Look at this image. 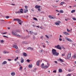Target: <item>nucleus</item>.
Returning <instances> with one entry per match:
<instances>
[{"label":"nucleus","instance_id":"obj_1","mask_svg":"<svg viewBox=\"0 0 76 76\" xmlns=\"http://www.w3.org/2000/svg\"><path fill=\"white\" fill-rule=\"evenodd\" d=\"M52 53L53 54V55H55V56H58V55H59V53H57L56 50L55 49H52Z\"/></svg>","mask_w":76,"mask_h":76},{"label":"nucleus","instance_id":"obj_2","mask_svg":"<svg viewBox=\"0 0 76 76\" xmlns=\"http://www.w3.org/2000/svg\"><path fill=\"white\" fill-rule=\"evenodd\" d=\"M13 20L14 21H15L16 20L17 21H18L19 23L20 24V25H22V23H23V22L21 21V20L20 19H14Z\"/></svg>","mask_w":76,"mask_h":76},{"label":"nucleus","instance_id":"obj_3","mask_svg":"<svg viewBox=\"0 0 76 76\" xmlns=\"http://www.w3.org/2000/svg\"><path fill=\"white\" fill-rule=\"evenodd\" d=\"M12 34L14 35H15V36H18V37H20V35L19 34L17 35V33L15 32V31H13L12 32Z\"/></svg>","mask_w":76,"mask_h":76},{"label":"nucleus","instance_id":"obj_4","mask_svg":"<svg viewBox=\"0 0 76 76\" xmlns=\"http://www.w3.org/2000/svg\"><path fill=\"white\" fill-rule=\"evenodd\" d=\"M48 17L51 19H56V17L54 16L53 15H49Z\"/></svg>","mask_w":76,"mask_h":76},{"label":"nucleus","instance_id":"obj_5","mask_svg":"<svg viewBox=\"0 0 76 76\" xmlns=\"http://www.w3.org/2000/svg\"><path fill=\"white\" fill-rule=\"evenodd\" d=\"M60 23H61V21L58 20L56 21L55 23V24L56 25H57L58 26V25H60Z\"/></svg>","mask_w":76,"mask_h":76},{"label":"nucleus","instance_id":"obj_6","mask_svg":"<svg viewBox=\"0 0 76 76\" xmlns=\"http://www.w3.org/2000/svg\"><path fill=\"white\" fill-rule=\"evenodd\" d=\"M65 39H66V40H67L68 41L71 42H73V41H72V40L68 38L67 37H65Z\"/></svg>","mask_w":76,"mask_h":76},{"label":"nucleus","instance_id":"obj_7","mask_svg":"<svg viewBox=\"0 0 76 76\" xmlns=\"http://www.w3.org/2000/svg\"><path fill=\"white\" fill-rule=\"evenodd\" d=\"M55 48H58V49H59V50H61V47H60V45H59L55 46Z\"/></svg>","mask_w":76,"mask_h":76},{"label":"nucleus","instance_id":"obj_8","mask_svg":"<svg viewBox=\"0 0 76 76\" xmlns=\"http://www.w3.org/2000/svg\"><path fill=\"white\" fill-rule=\"evenodd\" d=\"M71 53L69 52L68 54V55L67 58L68 59H69V58H70L71 57Z\"/></svg>","mask_w":76,"mask_h":76},{"label":"nucleus","instance_id":"obj_9","mask_svg":"<svg viewBox=\"0 0 76 76\" xmlns=\"http://www.w3.org/2000/svg\"><path fill=\"white\" fill-rule=\"evenodd\" d=\"M15 75H16V73L14 72H12L11 73V76H14Z\"/></svg>","mask_w":76,"mask_h":76},{"label":"nucleus","instance_id":"obj_10","mask_svg":"<svg viewBox=\"0 0 76 76\" xmlns=\"http://www.w3.org/2000/svg\"><path fill=\"white\" fill-rule=\"evenodd\" d=\"M24 62V59L23 58L21 57V63H23Z\"/></svg>","mask_w":76,"mask_h":76},{"label":"nucleus","instance_id":"obj_11","mask_svg":"<svg viewBox=\"0 0 76 76\" xmlns=\"http://www.w3.org/2000/svg\"><path fill=\"white\" fill-rule=\"evenodd\" d=\"M63 34H64V35H70V34L69 33H67L66 32H63Z\"/></svg>","mask_w":76,"mask_h":76},{"label":"nucleus","instance_id":"obj_12","mask_svg":"<svg viewBox=\"0 0 76 76\" xmlns=\"http://www.w3.org/2000/svg\"><path fill=\"white\" fill-rule=\"evenodd\" d=\"M28 67L30 68H32V64H30L28 65Z\"/></svg>","mask_w":76,"mask_h":76},{"label":"nucleus","instance_id":"obj_13","mask_svg":"<svg viewBox=\"0 0 76 76\" xmlns=\"http://www.w3.org/2000/svg\"><path fill=\"white\" fill-rule=\"evenodd\" d=\"M36 64L38 66H39V61H37Z\"/></svg>","mask_w":76,"mask_h":76},{"label":"nucleus","instance_id":"obj_14","mask_svg":"<svg viewBox=\"0 0 76 76\" xmlns=\"http://www.w3.org/2000/svg\"><path fill=\"white\" fill-rule=\"evenodd\" d=\"M40 7L39 6L37 5L35 6V8L36 9H39L40 8Z\"/></svg>","mask_w":76,"mask_h":76},{"label":"nucleus","instance_id":"obj_15","mask_svg":"<svg viewBox=\"0 0 76 76\" xmlns=\"http://www.w3.org/2000/svg\"><path fill=\"white\" fill-rule=\"evenodd\" d=\"M28 50H34V49L32 48L28 47L27 48Z\"/></svg>","mask_w":76,"mask_h":76},{"label":"nucleus","instance_id":"obj_16","mask_svg":"<svg viewBox=\"0 0 76 76\" xmlns=\"http://www.w3.org/2000/svg\"><path fill=\"white\" fill-rule=\"evenodd\" d=\"M7 64V61H4L2 63V64Z\"/></svg>","mask_w":76,"mask_h":76},{"label":"nucleus","instance_id":"obj_17","mask_svg":"<svg viewBox=\"0 0 76 76\" xmlns=\"http://www.w3.org/2000/svg\"><path fill=\"white\" fill-rule=\"evenodd\" d=\"M3 53H4V54H8V53H9V52L8 51H4L3 52Z\"/></svg>","mask_w":76,"mask_h":76},{"label":"nucleus","instance_id":"obj_18","mask_svg":"<svg viewBox=\"0 0 76 76\" xmlns=\"http://www.w3.org/2000/svg\"><path fill=\"white\" fill-rule=\"evenodd\" d=\"M13 47H14V48H16V49H18V46L16 45L13 46Z\"/></svg>","mask_w":76,"mask_h":76},{"label":"nucleus","instance_id":"obj_19","mask_svg":"<svg viewBox=\"0 0 76 76\" xmlns=\"http://www.w3.org/2000/svg\"><path fill=\"white\" fill-rule=\"evenodd\" d=\"M23 9L22 8H21L20 9V13H23Z\"/></svg>","mask_w":76,"mask_h":76},{"label":"nucleus","instance_id":"obj_20","mask_svg":"<svg viewBox=\"0 0 76 76\" xmlns=\"http://www.w3.org/2000/svg\"><path fill=\"white\" fill-rule=\"evenodd\" d=\"M48 66H44V67H43V68L42 69H47V68H48Z\"/></svg>","mask_w":76,"mask_h":76},{"label":"nucleus","instance_id":"obj_21","mask_svg":"<svg viewBox=\"0 0 76 76\" xmlns=\"http://www.w3.org/2000/svg\"><path fill=\"white\" fill-rule=\"evenodd\" d=\"M44 63H43L41 65V68H42V69H43V68L44 67Z\"/></svg>","mask_w":76,"mask_h":76},{"label":"nucleus","instance_id":"obj_22","mask_svg":"<svg viewBox=\"0 0 76 76\" xmlns=\"http://www.w3.org/2000/svg\"><path fill=\"white\" fill-rule=\"evenodd\" d=\"M58 60L61 61V62H63V60L61 58H59Z\"/></svg>","mask_w":76,"mask_h":76},{"label":"nucleus","instance_id":"obj_23","mask_svg":"<svg viewBox=\"0 0 76 76\" xmlns=\"http://www.w3.org/2000/svg\"><path fill=\"white\" fill-rule=\"evenodd\" d=\"M58 72H60V73H61V72H62V69H59L58 70Z\"/></svg>","mask_w":76,"mask_h":76},{"label":"nucleus","instance_id":"obj_24","mask_svg":"<svg viewBox=\"0 0 76 76\" xmlns=\"http://www.w3.org/2000/svg\"><path fill=\"white\" fill-rule=\"evenodd\" d=\"M76 12V10H72L71 11V12L72 13H74V12Z\"/></svg>","mask_w":76,"mask_h":76},{"label":"nucleus","instance_id":"obj_25","mask_svg":"<svg viewBox=\"0 0 76 76\" xmlns=\"http://www.w3.org/2000/svg\"><path fill=\"white\" fill-rule=\"evenodd\" d=\"M28 12V9H26V10L24 11V13H26Z\"/></svg>","mask_w":76,"mask_h":76},{"label":"nucleus","instance_id":"obj_26","mask_svg":"<svg viewBox=\"0 0 76 76\" xmlns=\"http://www.w3.org/2000/svg\"><path fill=\"white\" fill-rule=\"evenodd\" d=\"M23 55L24 56H27V54L26 53H23Z\"/></svg>","mask_w":76,"mask_h":76},{"label":"nucleus","instance_id":"obj_27","mask_svg":"<svg viewBox=\"0 0 76 76\" xmlns=\"http://www.w3.org/2000/svg\"><path fill=\"white\" fill-rule=\"evenodd\" d=\"M60 13H64V11H63V10H61L60 11Z\"/></svg>","mask_w":76,"mask_h":76},{"label":"nucleus","instance_id":"obj_28","mask_svg":"<svg viewBox=\"0 0 76 76\" xmlns=\"http://www.w3.org/2000/svg\"><path fill=\"white\" fill-rule=\"evenodd\" d=\"M16 31L17 32H20V30H16Z\"/></svg>","mask_w":76,"mask_h":76},{"label":"nucleus","instance_id":"obj_29","mask_svg":"<svg viewBox=\"0 0 76 76\" xmlns=\"http://www.w3.org/2000/svg\"><path fill=\"white\" fill-rule=\"evenodd\" d=\"M63 4H65V3H64L63 2H62L61 3V5H63Z\"/></svg>","mask_w":76,"mask_h":76},{"label":"nucleus","instance_id":"obj_30","mask_svg":"<svg viewBox=\"0 0 76 76\" xmlns=\"http://www.w3.org/2000/svg\"><path fill=\"white\" fill-rule=\"evenodd\" d=\"M19 70H22V66H20L19 68Z\"/></svg>","mask_w":76,"mask_h":76},{"label":"nucleus","instance_id":"obj_31","mask_svg":"<svg viewBox=\"0 0 76 76\" xmlns=\"http://www.w3.org/2000/svg\"><path fill=\"white\" fill-rule=\"evenodd\" d=\"M30 61H31L30 60H29V59H27V60H26V61H27V62H28V63H29V62H30Z\"/></svg>","mask_w":76,"mask_h":76},{"label":"nucleus","instance_id":"obj_32","mask_svg":"<svg viewBox=\"0 0 76 76\" xmlns=\"http://www.w3.org/2000/svg\"><path fill=\"white\" fill-rule=\"evenodd\" d=\"M57 72V71L56 70H54L53 71V73H56Z\"/></svg>","mask_w":76,"mask_h":76},{"label":"nucleus","instance_id":"obj_33","mask_svg":"<svg viewBox=\"0 0 76 76\" xmlns=\"http://www.w3.org/2000/svg\"><path fill=\"white\" fill-rule=\"evenodd\" d=\"M15 13L17 14V13H20V12L19 11L17 12H15Z\"/></svg>","mask_w":76,"mask_h":76},{"label":"nucleus","instance_id":"obj_34","mask_svg":"<svg viewBox=\"0 0 76 76\" xmlns=\"http://www.w3.org/2000/svg\"><path fill=\"white\" fill-rule=\"evenodd\" d=\"M24 7L26 9H27L28 8V6H25Z\"/></svg>","mask_w":76,"mask_h":76},{"label":"nucleus","instance_id":"obj_35","mask_svg":"<svg viewBox=\"0 0 76 76\" xmlns=\"http://www.w3.org/2000/svg\"><path fill=\"white\" fill-rule=\"evenodd\" d=\"M45 37L47 38H48V39L49 38V37H48V36L47 35H45Z\"/></svg>","mask_w":76,"mask_h":76},{"label":"nucleus","instance_id":"obj_36","mask_svg":"<svg viewBox=\"0 0 76 76\" xmlns=\"http://www.w3.org/2000/svg\"><path fill=\"white\" fill-rule=\"evenodd\" d=\"M66 30L67 32H70V30H69L68 28H67Z\"/></svg>","mask_w":76,"mask_h":76},{"label":"nucleus","instance_id":"obj_37","mask_svg":"<svg viewBox=\"0 0 76 76\" xmlns=\"http://www.w3.org/2000/svg\"><path fill=\"white\" fill-rule=\"evenodd\" d=\"M38 11H39V12H41V9H40V8H38Z\"/></svg>","mask_w":76,"mask_h":76},{"label":"nucleus","instance_id":"obj_38","mask_svg":"<svg viewBox=\"0 0 76 76\" xmlns=\"http://www.w3.org/2000/svg\"><path fill=\"white\" fill-rule=\"evenodd\" d=\"M5 18L7 19H8V18H9V16H7L5 17Z\"/></svg>","mask_w":76,"mask_h":76},{"label":"nucleus","instance_id":"obj_39","mask_svg":"<svg viewBox=\"0 0 76 76\" xmlns=\"http://www.w3.org/2000/svg\"><path fill=\"white\" fill-rule=\"evenodd\" d=\"M29 34H32V33H33V32H32V31H29Z\"/></svg>","mask_w":76,"mask_h":76},{"label":"nucleus","instance_id":"obj_40","mask_svg":"<svg viewBox=\"0 0 76 76\" xmlns=\"http://www.w3.org/2000/svg\"><path fill=\"white\" fill-rule=\"evenodd\" d=\"M15 53H19V51H18V50H16L15 51Z\"/></svg>","mask_w":76,"mask_h":76},{"label":"nucleus","instance_id":"obj_41","mask_svg":"<svg viewBox=\"0 0 76 76\" xmlns=\"http://www.w3.org/2000/svg\"><path fill=\"white\" fill-rule=\"evenodd\" d=\"M59 40L60 41H62V39L60 38H59Z\"/></svg>","mask_w":76,"mask_h":76},{"label":"nucleus","instance_id":"obj_42","mask_svg":"<svg viewBox=\"0 0 76 76\" xmlns=\"http://www.w3.org/2000/svg\"><path fill=\"white\" fill-rule=\"evenodd\" d=\"M73 58H76V56L75 55H74L73 56Z\"/></svg>","mask_w":76,"mask_h":76},{"label":"nucleus","instance_id":"obj_43","mask_svg":"<svg viewBox=\"0 0 76 76\" xmlns=\"http://www.w3.org/2000/svg\"><path fill=\"white\" fill-rule=\"evenodd\" d=\"M67 76H71V75L70 74H69L67 75Z\"/></svg>","mask_w":76,"mask_h":76},{"label":"nucleus","instance_id":"obj_44","mask_svg":"<svg viewBox=\"0 0 76 76\" xmlns=\"http://www.w3.org/2000/svg\"><path fill=\"white\" fill-rule=\"evenodd\" d=\"M47 66H50V64H48V62L47 63Z\"/></svg>","mask_w":76,"mask_h":76},{"label":"nucleus","instance_id":"obj_45","mask_svg":"<svg viewBox=\"0 0 76 76\" xmlns=\"http://www.w3.org/2000/svg\"><path fill=\"white\" fill-rule=\"evenodd\" d=\"M61 56H65V53H64V54H62Z\"/></svg>","mask_w":76,"mask_h":76},{"label":"nucleus","instance_id":"obj_46","mask_svg":"<svg viewBox=\"0 0 76 76\" xmlns=\"http://www.w3.org/2000/svg\"><path fill=\"white\" fill-rule=\"evenodd\" d=\"M68 71L69 72H72V70H71V69H69L68 70Z\"/></svg>","mask_w":76,"mask_h":76},{"label":"nucleus","instance_id":"obj_47","mask_svg":"<svg viewBox=\"0 0 76 76\" xmlns=\"http://www.w3.org/2000/svg\"><path fill=\"white\" fill-rule=\"evenodd\" d=\"M3 37H5V38H8V37H7L5 36H3Z\"/></svg>","mask_w":76,"mask_h":76},{"label":"nucleus","instance_id":"obj_48","mask_svg":"<svg viewBox=\"0 0 76 76\" xmlns=\"http://www.w3.org/2000/svg\"><path fill=\"white\" fill-rule=\"evenodd\" d=\"M34 35H37V33H33Z\"/></svg>","mask_w":76,"mask_h":76},{"label":"nucleus","instance_id":"obj_49","mask_svg":"<svg viewBox=\"0 0 76 76\" xmlns=\"http://www.w3.org/2000/svg\"><path fill=\"white\" fill-rule=\"evenodd\" d=\"M46 62H47V63L48 62V61L47 60H44Z\"/></svg>","mask_w":76,"mask_h":76},{"label":"nucleus","instance_id":"obj_50","mask_svg":"<svg viewBox=\"0 0 76 76\" xmlns=\"http://www.w3.org/2000/svg\"><path fill=\"white\" fill-rule=\"evenodd\" d=\"M40 38H41V39H42L43 38H44V37H43V36H42L40 37Z\"/></svg>","mask_w":76,"mask_h":76},{"label":"nucleus","instance_id":"obj_51","mask_svg":"<svg viewBox=\"0 0 76 76\" xmlns=\"http://www.w3.org/2000/svg\"><path fill=\"white\" fill-rule=\"evenodd\" d=\"M1 42H4V40H1Z\"/></svg>","mask_w":76,"mask_h":76},{"label":"nucleus","instance_id":"obj_52","mask_svg":"<svg viewBox=\"0 0 76 76\" xmlns=\"http://www.w3.org/2000/svg\"><path fill=\"white\" fill-rule=\"evenodd\" d=\"M54 62H55V63H56V64H57V61H55Z\"/></svg>","mask_w":76,"mask_h":76},{"label":"nucleus","instance_id":"obj_53","mask_svg":"<svg viewBox=\"0 0 76 76\" xmlns=\"http://www.w3.org/2000/svg\"><path fill=\"white\" fill-rule=\"evenodd\" d=\"M7 34V32H5L2 33V34Z\"/></svg>","mask_w":76,"mask_h":76},{"label":"nucleus","instance_id":"obj_54","mask_svg":"<svg viewBox=\"0 0 76 76\" xmlns=\"http://www.w3.org/2000/svg\"><path fill=\"white\" fill-rule=\"evenodd\" d=\"M43 48H45V45H43Z\"/></svg>","mask_w":76,"mask_h":76},{"label":"nucleus","instance_id":"obj_55","mask_svg":"<svg viewBox=\"0 0 76 76\" xmlns=\"http://www.w3.org/2000/svg\"><path fill=\"white\" fill-rule=\"evenodd\" d=\"M32 26H33V27H35V26H36L34 25H33Z\"/></svg>","mask_w":76,"mask_h":76},{"label":"nucleus","instance_id":"obj_56","mask_svg":"<svg viewBox=\"0 0 76 76\" xmlns=\"http://www.w3.org/2000/svg\"><path fill=\"white\" fill-rule=\"evenodd\" d=\"M33 19H37V18H33Z\"/></svg>","mask_w":76,"mask_h":76},{"label":"nucleus","instance_id":"obj_57","mask_svg":"<svg viewBox=\"0 0 76 76\" xmlns=\"http://www.w3.org/2000/svg\"><path fill=\"white\" fill-rule=\"evenodd\" d=\"M8 61H11V60H12L11 59H8Z\"/></svg>","mask_w":76,"mask_h":76},{"label":"nucleus","instance_id":"obj_58","mask_svg":"<svg viewBox=\"0 0 76 76\" xmlns=\"http://www.w3.org/2000/svg\"><path fill=\"white\" fill-rule=\"evenodd\" d=\"M61 37H62V36L60 35L59 38H61Z\"/></svg>","mask_w":76,"mask_h":76},{"label":"nucleus","instance_id":"obj_59","mask_svg":"<svg viewBox=\"0 0 76 76\" xmlns=\"http://www.w3.org/2000/svg\"><path fill=\"white\" fill-rule=\"evenodd\" d=\"M16 58L17 60L18 59V58H19V57H17V58Z\"/></svg>","mask_w":76,"mask_h":76},{"label":"nucleus","instance_id":"obj_60","mask_svg":"<svg viewBox=\"0 0 76 76\" xmlns=\"http://www.w3.org/2000/svg\"><path fill=\"white\" fill-rule=\"evenodd\" d=\"M73 19H76V18H72Z\"/></svg>","mask_w":76,"mask_h":76},{"label":"nucleus","instance_id":"obj_61","mask_svg":"<svg viewBox=\"0 0 76 76\" xmlns=\"http://www.w3.org/2000/svg\"><path fill=\"white\" fill-rule=\"evenodd\" d=\"M56 6H55L54 5L53 6V7H54V8H55V7Z\"/></svg>","mask_w":76,"mask_h":76},{"label":"nucleus","instance_id":"obj_62","mask_svg":"<svg viewBox=\"0 0 76 76\" xmlns=\"http://www.w3.org/2000/svg\"><path fill=\"white\" fill-rule=\"evenodd\" d=\"M16 60H17V59L15 58V61H16Z\"/></svg>","mask_w":76,"mask_h":76},{"label":"nucleus","instance_id":"obj_63","mask_svg":"<svg viewBox=\"0 0 76 76\" xmlns=\"http://www.w3.org/2000/svg\"><path fill=\"white\" fill-rule=\"evenodd\" d=\"M42 51H43L42 50H41V53H42Z\"/></svg>","mask_w":76,"mask_h":76},{"label":"nucleus","instance_id":"obj_64","mask_svg":"<svg viewBox=\"0 0 76 76\" xmlns=\"http://www.w3.org/2000/svg\"><path fill=\"white\" fill-rule=\"evenodd\" d=\"M31 10L32 12H34V10H33V9H31Z\"/></svg>","mask_w":76,"mask_h":76}]
</instances>
